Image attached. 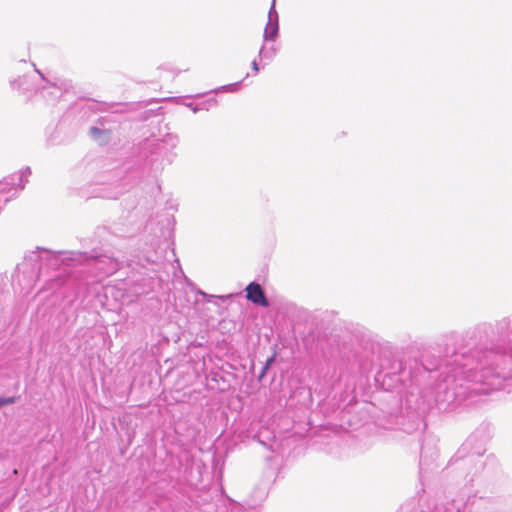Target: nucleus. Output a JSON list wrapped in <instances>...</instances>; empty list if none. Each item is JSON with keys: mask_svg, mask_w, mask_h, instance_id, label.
I'll return each instance as SVG.
<instances>
[{"mask_svg": "<svg viewBox=\"0 0 512 512\" xmlns=\"http://www.w3.org/2000/svg\"><path fill=\"white\" fill-rule=\"evenodd\" d=\"M467 385L458 383L457 374L447 375L444 384L437 386L435 401L439 408L460 405L474 394H487L501 389L512 380V347L494 343L477 353L474 367L461 369Z\"/></svg>", "mask_w": 512, "mask_h": 512, "instance_id": "obj_1", "label": "nucleus"}, {"mask_svg": "<svg viewBox=\"0 0 512 512\" xmlns=\"http://www.w3.org/2000/svg\"><path fill=\"white\" fill-rule=\"evenodd\" d=\"M31 174L29 167L22 169L19 173L13 174L3 181H0V210L11 200L18 189H23L28 177Z\"/></svg>", "mask_w": 512, "mask_h": 512, "instance_id": "obj_2", "label": "nucleus"}, {"mask_svg": "<svg viewBox=\"0 0 512 512\" xmlns=\"http://www.w3.org/2000/svg\"><path fill=\"white\" fill-rule=\"evenodd\" d=\"M246 298L251 301L253 304L262 306V307H268L269 301L265 296L264 290L261 287L260 284L256 282H251L246 287Z\"/></svg>", "mask_w": 512, "mask_h": 512, "instance_id": "obj_3", "label": "nucleus"}, {"mask_svg": "<svg viewBox=\"0 0 512 512\" xmlns=\"http://www.w3.org/2000/svg\"><path fill=\"white\" fill-rule=\"evenodd\" d=\"M279 23L278 22H267L263 38L264 41H274L278 35Z\"/></svg>", "mask_w": 512, "mask_h": 512, "instance_id": "obj_4", "label": "nucleus"}, {"mask_svg": "<svg viewBox=\"0 0 512 512\" xmlns=\"http://www.w3.org/2000/svg\"><path fill=\"white\" fill-rule=\"evenodd\" d=\"M277 54V50L274 46L266 48L264 45L260 48L259 57L261 59L272 60Z\"/></svg>", "mask_w": 512, "mask_h": 512, "instance_id": "obj_5", "label": "nucleus"}, {"mask_svg": "<svg viewBox=\"0 0 512 512\" xmlns=\"http://www.w3.org/2000/svg\"><path fill=\"white\" fill-rule=\"evenodd\" d=\"M35 71L41 77V79L43 81H45L47 84H49V87H46V86L42 87V93H44L46 90L52 89L53 91H51L50 93L57 95L59 93L60 89L58 87H56V85L54 83H51L49 80H47L40 70L35 68Z\"/></svg>", "mask_w": 512, "mask_h": 512, "instance_id": "obj_6", "label": "nucleus"}, {"mask_svg": "<svg viewBox=\"0 0 512 512\" xmlns=\"http://www.w3.org/2000/svg\"><path fill=\"white\" fill-rule=\"evenodd\" d=\"M163 142L168 145V146H171V147H176L179 143V138L177 135H174V134H167L165 135V137L163 138Z\"/></svg>", "mask_w": 512, "mask_h": 512, "instance_id": "obj_7", "label": "nucleus"}, {"mask_svg": "<svg viewBox=\"0 0 512 512\" xmlns=\"http://www.w3.org/2000/svg\"><path fill=\"white\" fill-rule=\"evenodd\" d=\"M275 1L276 0H273L270 10L268 12V22H278L279 23L278 13L275 9Z\"/></svg>", "mask_w": 512, "mask_h": 512, "instance_id": "obj_8", "label": "nucleus"}, {"mask_svg": "<svg viewBox=\"0 0 512 512\" xmlns=\"http://www.w3.org/2000/svg\"><path fill=\"white\" fill-rule=\"evenodd\" d=\"M240 83H233L229 85H224L217 89V91H225V92H234L239 88Z\"/></svg>", "mask_w": 512, "mask_h": 512, "instance_id": "obj_9", "label": "nucleus"}, {"mask_svg": "<svg viewBox=\"0 0 512 512\" xmlns=\"http://www.w3.org/2000/svg\"><path fill=\"white\" fill-rule=\"evenodd\" d=\"M102 130L97 127H92L90 129V134L93 138L98 139L99 135L102 134Z\"/></svg>", "mask_w": 512, "mask_h": 512, "instance_id": "obj_10", "label": "nucleus"}, {"mask_svg": "<svg viewBox=\"0 0 512 512\" xmlns=\"http://www.w3.org/2000/svg\"><path fill=\"white\" fill-rule=\"evenodd\" d=\"M14 401H15L14 397L0 398V407H2L3 405L12 404V403H14Z\"/></svg>", "mask_w": 512, "mask_h": 512, "instance_id": "obj_11", "label": "nucleus"}, {"mask_svg": "<svg viewBox=\"0 0 512 512\" xmlns=\"http://www.w3.org/2000/svg\"><path fill=\"white\" fill-rule=\"evenodd\" d=\"M272 361H273V358H270V359H268V360H267L266 365L264 366V368H263V370H262V373H261L260 377H262V376L265 374V372H266V370H267L268 366L271 364V362H272Z\"/></svg>", "mask_w": 512, "mask_h": 512, "instance_id": "obj_12", "label": "nucleus"}, {"mask_svg": "<svg viewBox=\"0 0 512 512\" xmlns=\"http://www.w3.org/2000/svg\"><path fill=\"white\" fill-rule=\"evenodd\" d=\"M38 258V254L36 252H33L29 257H28V261H36Z\"/></svg>", "mask_w": 512, "mask_h": 512, "instance_id": "obj_13", "label": "nucleus"}, {"mask_svg": "<svg viewBox=\"0 0 512 512\" xmlns=\"http://www.w3.org/2000/svg\"><path fill=\"white\" fill-rule=\"evenodd\" d=\"M252 69L255 71V72H258L259 71V66H258V63L256 60H253L252 61Z\"/></svg>", "mask_w": 512, "mask_h": 512, "instance_id": "obj_14", "label": "nucleus"}, {"mask_svg": "<svg viewBox=\"0 0 512 512\" xmlns=\"http://www.w3.org/2000/svg\"><path fill=\"white\" fill-rule=\"evenodd\" d=\"M188 107H190L192 109L193 112H197L198 110H200L201 108H199L198 106H194L193 104H188Z\"/></svg>", "mask_w": 512, "mask_h": 512, "instance_id": "obj_15", "label": "nucleus"}, {"mask_svg": "<svg viewBox=\"0 0 512 512\" xmlns=\"http://www.w3.org/2000/svg\"><path fill=\"white\" fill-rule=\"evenodd\" d=\"M116 265L112 264V267L110 268V271H113L115 269Z\"/></svg>", "mask_w": 512, "mask_h": 512, "instance_id": "obj_16", "label": "nucleus"}, {"mask_svg": "<svg viewBox=\"0 0 512 512\" xmlns=\"http://www.w3.org/2000/svg\"><path fill=\"white\" fill-rule=\"evenodd\" d=\"M23 266H24V264H22V265H18V266H17V269H18V270H21V268H22Z\"/></svg>", "mask_w": 512, "mask_h": 512, "instance_id": "obj_17", "label": "nucleus"}]
</instances>
